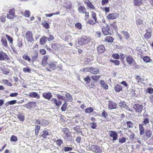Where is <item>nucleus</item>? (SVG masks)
Wrapping results in <instances>:
<instances>
[{
	"mask_svg": "<svg viewBox=\"0 0 153 153\" xmlns=\"http://www.w3.org/2000/svg\"><path fill=\"white\" fill-rule=\"evenodd\" d=\"M91 40L89 36H82L78 40V43L79 45H82L88 43Z\"/></svg>",
	"mask_w": 153,
	"mask_h": 153,
	"instance_id": "obj_1",
	"label": "nucleus"
},
{
	"mask_svg": "<svg viewBox=\"0 0 153 153\" xmlns=\"http://www.w3.org/2000/svg\"><path fill=\"white\" fill-rule=\"evenodd\" d=\"M33 34L30 31H28L25 33V38L28 42H32L33 40Z\"/></svg>",
	"mask_w": 153,
	"mask_h": 153,
	"instance_id": "obj_2",
	"label": "nucleus"
},
{
	"mask_svg": "<svg viewBox=\"0 0 153 153\" xmlns=\"http://www.w3.org/2000/svg\"><path fill=\"white\" fill-rule=\"evenodd\" d=\"M63 132L65 134V137L67 140L71 141L72 140V137L70 135V133L68 129L66 128H64L63 129Z\"/></svg>",
	"mask_w": 153,
	"mask_h": 153,
	"instance_id": "obj_3",
	"label": "nucleus"
},
{
	"mask_svg": "<svg viewBox=\"0 0 153 153\" xmlns=\"http://www.w3.org/2000/svg\"><path fill=\"white\" fill-rule=\"evenodd\" d=\"M15 10L14 9H12L9 11V14L7 15V18L10 19H13L15 17Z\"/></svg>",
	"mask_w": 153,
	"mask_h": 153,
	"instance_id": "obj_4",
	"label": "nucleus"
},
{
	"mask_svg": "<svg viewBox=\"0 0 153 153\" xmlns=\"http://www.w3.org/2000/svg\"><path fill=\"white\" fill-rule=\"evenodd\" d=\"M110 30V26L108 25H106L105 27H103L102 28V32L104 35H111V33L109 32Z\"/></svg>",
	"mask_w": 153,
	"mask_h": 153,
	"instance_id": "obj_5",
	"label": "nucleus"
},
{
	"mask_svg": "<svg viewBox=\"0 0 153 153\" xmlns=\"http://www.w3.org/2000/svg\"><path fill=\"white\" fill-rule=\"evenodd\" d=\"M109 134L110 136L113 138L112 140L113 141L117 139L118 135L116 131H110Z\"/></svg>",
	"mask_w": 153,
	"mask_h": 153,
	"instance_id": "obj_6",
	"label": "nucleus"
},
{
	"mask_svg": "<svg viewBox=\"0 0 153 153\" xmlns=\"http://www.w3.org/2000/svg\"><path fill=\"white\" fill-rule=\"evenodd\" d=\"M36 102L32 101L28 102L27 104H25L24 106L27 108L30 109L36 107Z\"/></svg>",
	"mask_w": 153,
	"mask_h": 153,
	"instance_id": "obj_7",
	"label": "nucleus"
},
{
	"mask_svg": "<svg viewBox=\"0 0 153 153\" xmlns=\"http://www.w3.org/2000/svg\"><path fill=\"white\" fill-rule=\"evenodd\" d=\"M127 62L130 65H134L135 64L134 60L130 55L126 57Z\"/></svg>",
	"mask_w": 153,
	"mask_h": 153,
	"instance_id": "obj_8",
	"label": "nucleus"
},
{
	"mask_svg": "<svg viewBox=\"0 0 153 153\" xmlns=\"http://www.w3.org/2000/svg\"><path fill=\"white\" fill-rule=\"evenodd\" d=\"M91 147L93 151L96 153H101L102 152V149L98 146L94 145Z\"/></svg>",
	"mask_w": 153,
	"mask_h": 153,
	"instance_id": "obj_9",
	"label": "nucleus"
},
{
	"mask_svg": "<svg viewBox=\"0 0 153 153\" xmlns=\"http://www.w3.org/2000/svg\"><path fill=\"white\" fill-rule=\"evenodd\" d=\"M134 108L136 111L141 113L143 110V106L138 104H136L134 105Z\"/></svg>",
	"mask_w": 153,
	"mask_h": 153,
	"instance_id": "obj_10",
	"label": "nucleus"
},
{
	"mask_svg": "<svg viewBox=\"0 0 153 153\" xmlns=\"http://www.w3.org/2000/svg\"><path fill=\"white\" fill-rule=\"evenodd\" d=\"M51 102L53 104H55L56 106H59L61 105L62 102L61 100H58L54 98H53L51 100Z\"/></svg>",
	"mask_w": 153,
	"mask_h": 153,
	"instance_id": "obj_11",
	"label": "nucleus"
},
{
	"mask_svg": "<svg viewBox=\"0 0 153 153\" xmlns=\"http://www.w3.org/2000/svg\"><path fill=\"white\" fill-rule=\"evenodd\" d=\"M108 107L110 109H114L117 107V104L110 101L108 102Z\"/></svg>",
	"mask_w": 153,
	"mask_h": 153,
	"instance_id": "obj_12",
	"label": "nucleus"
},
{
	"mask_svg": "<svg viewBox=\"0 0 153 153\" xmlns=\"http://www.w3.org/2000/svg\"><path fill=\"white\" fill-rule=\"evenodd\" d=\"M42 96L48 100H50L52 97V95L51 93H44L42 94Z\"/></svg>",
	"mask_w": 153,
	"mask_h": 153,
	"instance_id": "obj_13",
	"label": "nucleus"
},
{
	"mask_svg": "<svg viewBox=\"0 0 153 153\" xmlns=\"http://www.w3.org/2000/svg\"><path fill=\"white\" fill-rule=\"evenodd\" d=\"M118 16V15L116 13H111L108 14L107 18L109 19H116Z\"/></svg>",
	"mask_w": 153,
	"mask_h": 153,
	"instance_id": "obj_14",
	"label": "nucleus"
},
{
	"mask_svg": "<svg viewBox=\"0 0 153 153\" xmlns=\"http://www.w3.org/2000/svg\"><path fill=\"white\" fill-rule=\"evenodd\" d=\"M84 2L87 5L88 7L91 9H94V5L89 0H85L84 1Z\"/></svg>",
	"mask_w": 153,
	"mask_h": 153,
	"instance_id": "obj_15",
	"label": "nucleus"
},
{
	"mask_svg": "<svg viewBox=\"0 0 153 153\" xmlns=\"http://www.w3.org/2000/svg\"><path fill=\"white\" fill-rule=\"evenodd\" d=\"M57 62L55 61L52 62L49 64V67L52 70H55L57 67Z\"/></svg>",
	"mask_w": 153,
	"mask_h": 153,
	"instance_id": "obj_16",
	"label": "nucleus"
},
{
	"mask_svg": "<svg viewBox=\"0 0 153 153\" xmlns=\"http://www.w3.org/2000/svg\"><path fill=\"white\" fill-rule=\"evenodd\" d=\"M29 97H34L39 99L40 98V96L36 92H32L28 94Z\"/></svg>",
	"mask_w": 153,
	"mask_h": 153,
	"instance_id": "obj_17",
	"label": "nucleus"
},
{
	"mask_svg": "<svg viewBox=\"0 0 153 153\" xmlns=\"http://www.w3.org/2000/svg\"><path fill=\"white\" fill-rule=\"evenodd\" d=\"M105 50L104 47L102 45H99L97 48V51L99 53H103L105 51Z\"/></svg>",
	"mask_w": 153,
	"mask_h": 153,
	"instance_id": "obj_18",
	"label": "nucleus"
},
{
	"mask_svg": "<svg viewBox=\"0 0 153 153\" xmlns=\"http://www.w3.org/2000/svg\"><path fill=\"white\" fill-rule=\"evenodd\" d=\"M91 73L94 74H98L99 73V69L97 68L91 67Z\"/></svg>",
	"mask_w": 153,
	"mask_h": 153,
	"instance_id": "obj_19",
	"label": "nucleus"
},
{
	"mask_svg": "<svg viewBox=\"0 0 153 153\" xmlns=\"http://www.w3.org/2000/svg\"><path fill=\"white\" fill-rule=\"evenodd\" d=\"M78 10L79 12L80 13L84 14L85 13V8L84 6H79Z\"/></svg>",
	"mask_w": 153,
	"mask_h": 153,
	"instance_id": "obj_20",
	"label": "nucleus"
},
{
	"mask_svg": "<svg viewBox=\"0 0 153 153\" xmlns=\"http://www.w3.org/2000/svg\"><path fill=\"white\" fill-rule=\"evenodd\" d=\"M139 129L140 132V135H143L145 132L144 128L143 125L141 124L139 125Z\"/></svg>",
	"mask_w": 153,
	"mask_h": 153,
	"instance_id": "obj_21",
	"label": "nucleus"
},
{
	"mask_svg": "<svg viewBox=\"0 0 153 153\" xmlns=\"http://www.w3.org/2000/svg\"><path fill=\"white\" fill-rule=\"evenodd\" d=\"M47 37L45 36H42L40 39V43L41 45H44L46 42Z\"/></svg>",
	"mask_w": 153,
	"mask_h": 153,
	"instance_id": "obj_22",
	"label": "nucleus"
},
{
	"mask_svg": "<svg viewBox=\"0 0 153 153\" xmlns=\"http://www.w3.org/2000/svg\"><path fill=\"white\" fill-rule=\"evenodd\" d=\"M114 39L111 36H107L105 39V42H113Z\"/></svg>",
	"mask_w": 153,
	"mask_h": 153,
	"instance_id": "obj_23",
	"label": "nucleus"
},
{
	"mask_svg": "<svg viewBox=\"0 0 153 153\" xmlns=\"http://www.w3.org/2000/svg\"><path fill=\"white\" fill-rule=\"evenodd\" d=\"M122 89V87L119 85H116L114 88L115 91L117 92H119Z\"/></svg>",
	"mask_w": 153,
	"mask_h": 153,
	"instance_id": "obj_24",
	"label": "nucleus"
},
{
	"mask_svg": "<svg viewBox=\"0 0 153 153\" xmlns=\"http://www.w3.org/2000/svg\"><path fill=\"white\" fill-rule=\"evenodd\" d=\"M2 83L7 85L8 86H11L12 84L7 79H3L2 80Z\"/></svg>",
	"mask_w": 153,
	"mask_h": 153,
	"instance_id": "obj_25",
	"label": "nucleus"
},
{
	"mask_svg": "<svg viewBox=\"0 0 153 153\" xmlns=\"http://www.w3.org/2000/svg\"><path fill=\"white\" fill-rule=\"evenodd\" d=\"M100 83L102 87H103L104 89H107L108 88V86L107 85L106 83H105L104 81L103 80H101L100 82Z\"/></svg>",
	"mask_w": 153,
	"mask_h": 153,
	"instance_id": "obj_26",
	"label": "nucleus"
},
{
	"mask_svg": "<svg viewBox=\"0 0 153 153\" xmlns=\"http://www.w3.org/2000/svg\"><path fill=\"white\" fill-rule=\"evenodd\" d=\"M2 45L5 47H7L8 46L7 41L4 38H2L1 40Z\"/></svg>",
	"mask_w": 153,
	"mask_h": 153,
	"instance_id": "obj_27",
	"label": "nucleus"
},
{
	"mask_svg": "<svg viewBox=\"0 0 153 153\" xmlns=\"http://www.w3.org/2000/svg\"><path fill=\"white\" fill-rule=\"evenodd\" d=\"M142 3V0H134V4L135 6H139Z\"/></svg>",
	"mask_w": 153,
	"mask_h": 153,
	"instance_id": "obj_28",
	"label": "nucleus"
},
{
	"mask_svg": "<svg viewBox=\"0 0 153 153\" xmlns=\"http://www.w3.org/2000/svg\"><path fill=\"white\" fill-rule=\"evenodd\" d=\"M17 117L21 121H23L25 120L24 116L22 113H19L17 115Z\"/></svg>",
	"mask_w": 153,
	"mask_h": 153,
	"instance_id": "obj_29",
	"label": "nucleus"
},
{
	"mask_svg": "<svg viewBox=\"0 0 153 153\" xmlns=\"http://www.w3.org/2000/svg\"><path fill=\"white\" fill-rule=\"evenodd\" d=\"M33 60H35L38 57V53L36 50L34 51L33 54L32 55Z\"/></svg>",
	"mask_w": 153,
	"mask_h": 153,
	"instance_id": "obj_30",
	"label": "nucleus"
},
{
	"mask_svg": "<svg viewBox=\"0 0 153 153\" xmlns=\"http://www.w3.org/2000/svg\"><path fill=\"white\" fill-rule=\"evenodd\" d=\"M59 45L58 44L54 43L52 44L51 47L52 48L55 50H57L59 47Z\"/></svg>",
	"mask_w": 153,
	"mask_h": 153,
	"instance_id": "obj_31",
	"label": "nucleus"
},
{
	"mask_svg": "<svg viewBox=\"0 0 153 153\" xmlns=\"http://www.w3.org/2000/svg\"><path fill=\"white\" fill-rule=\"evenodd\" d=\"M40 128V126L36 125H35V133L36 135L38 134Z\"/></svg>",
	"mask_w": 153,
	"mask_h": 153,
	"instance_id": "obj_32",
	"label": "nucleus"
},
{
	"mask_svg": "<svg viewBox=\"0 0 153 153\" xmlns=\"http://www.w3.org/2000/svg\"><path fill=\"white\" fill-rule=\"evenodd\" d=\"M122 33L124 37L127 40L130 36L129 34L126 32L123 31L122 32Z\"/></svg>",
	"mask_w": 153,
	"mask_h": 153,
	"instance_id": "obj_33",
	"label": "nucleus"
},
{
	"mask_svg": "<svg viewBox=\"0 0 153 153\" xmlns=\"http://www.w3.org/2000/svg\"><path fill=\"white\" fill-rule=\"evenodd\" d=\"M66 97L67 98V100L70 102L72 101L73 98L71 95L68 93H67L65 94Z\"/></svg>",
	"mask_w": 153,
	"mask_h": 153,
	"instance_id": "obj_34",
	"label": "nucleus"
},
{
	"mask_svg": "<svg viewBox=\"0 0 153 153\" xmlns=\"http://www.w3.org/2000/svg\"><path fill=\"white\" fill-rule=\"evenodd\" d=\"M49 135L48 132L46 131H43L42 134L41 136L44 138H46L47 136Z\"/></svg>",
	"mask_w": 153,
	"mask_h": 153,
	"instance_id": "obj_35",
	"label": "nucleus"
},
{
	"mask_svg": "<svg viewBox=\"0 0 153 153\" xmlns=\"http://www.w3.org/2000/svg\"><path fill=\"white\" fill-rule=\"evenodd\" d=\"M100 77V75H94L91 77L92 79L97 81Z\"/></svg>",
	"mask_w": 153,
	"mask_h": 153,
	"instance_id": "obj_36",
	"label": "nucleus"
},
{
	"mask_svg": "<svg viewBox=\"0 0 153 153\" xmlns=\"http://www.w3.org/2000/svg\"><path fill=\"white\" fill-rule=\"evenodd\" d=\"M72 6V4L71 3V2H68L65 3V5H64V6L65 7L68 9H70Z\"/></svg>",
	"mask_w": 153,
	"mask_h": 153,
	"instance_id": "obj_37",
	"label": "nucleus"
},
{
	"mask_svg": "<svg viewBox=\"0 0 153 153\" xmlns=\"http://www.w3.org/2000/svg\"><path fill=\"white\" fill-rule=\"evenodd\" d=\"M84 80L87 83H89L90 82L91 79L90 76H87L86 77L84 78Z\"/></svg>",
	"mask_w": 153,
	"mask_h": 153,
	"instance_id": "obj_38",
	"label": "nucleus"
},
{
	"mask_svg": "<svg viewBox=\"0 0 153 153\" xmlns=\"http://www.w3.org/2000/svg\"><path fill=\"white\" fill-rule=\"evenodd\" d=\"M67 107V104L65 102L62 105L61 110L62 111H65Z\"/></svg>",
	"mask_w": 153,
	"mask_h": 153,
	"instance_id": "obj_39",
	"label": "nucleus"
},
{
	"mask_svg": "<svg viewBox=\"0 0 153 153\" xmlns=\"http://www.w3.org/2000/svg\"><path fill=\"white\" fill-rule=\"evenodd\" d=\"M6 37L7 38L9 42L11 44H13V38L10 36L6 34Z\"/></svg>",
	"mask_w": 153,
	"mask_h": 153,
	"instance_id": "obj_40",
	"label": "nucleus"
},
{
	"mask_svg": "<svg viewBox=\"0 0 153 153\" xmlns=\"http://www.w3.org/2000/svg\"><path fill=\"white\" fill-rule=\"evenodd\" d=\"M94 109L91 107H90L88 108H86L85 109V111L87 113H90L92 112L93 111Z\"/></svg>",
	"mask_w": 153,
	"mask_h": 153,
	"instance_id": "obj_41",
	"label": "nucleus"
},
{
	"mask_svg": "<svg viewBox=\"0 0 153 153\" xmlns=\"http://www.w3.org/2000/svg\"><path fill=\"white\" fill-rule=\"evenodd\" d=\"M91 16L92 17L94 20L95 22H97V18L96 17V14L93 11H92L91 12Z\"/></svg>",
	"mask_w": 153,
	"mask_h": 153,
	"instance_id": "obj_42",
	"label": "nucleus"
},
{
	"mask_svg": "<svg viewBox=\"0 0 153 153\" xmlns=\"http://www.w3.org/2000/svg\"><path fill=\"white\" fill-rule=\"evenodd\" d=\"M146 136L148 137H150L151 136L152 132L150 130H146Z\"/></svg>",
	"mask_w": 153,
	"mask_h": 153,
	"instance_id": "obj_43",
	"label": "nucleus"
},
{
	"mask_svg": "<svg viewBox=\"0 0 153 153\" xmlns=\"http://www.w3.org/2000/svg\"><path fill=\"white\" fill-rule=\"evenodd\" d=\"M72 150V148L70 147L65 146L64 148V150L65 152L71 151Z\"/></svg>",
	"mask_w": 153,
	"mask_h": 153,
	"instance_id": "obj_44",
	"label": "nucleus"
},
{
	"mask_svg": "<svg viewBox=\"0 0 153 153\" xmlns=\"http://www.w3.org/2000/svg\"><path fill=\"white\" fill-rule=\"evenodd\" d=\"M151 32H148L145 34L144 37L146 39H149L151 36Z\"/></svg>",
	"mask_w": 153,
	"mask_h": 153,
	"instance_id": "obj_45",
	"label": "nucleus"
},
{
	"mask_svg": "<svg viewBox=\"0 0 153 153\" xmlns=\"http://www.w3.org/2000/svg\"><path fill=\"white\" fill-rule=\"evenodd\" d=\"M111 62H113L114 64L116 65H120V61L117 60H111Z\"/></svg>",
	"mask_w": 153,
	"mask_h": 153,
	"instance_id": "obj_46",
	"label": "nucleus"
},
{
	"mask_svg": "<svg viewBox=\"0 0 153 153\" xmlns=\"http://www.w3.org/2000/svg\"><path fill=\"white\" fill-rule=\"evenodd\" d=\"M5 53L1 51L0 52V60L2 61L4 60V56Z\"/></svg>",
	"mask_w": 153,
	"mask_h": 153,
	"instance_id": "obj_47",
	"label": "nucleus"
},
{
	"mask_svg": "<svg viewBox=\"0 0 153 153\" xmlns=\"http://www.w3.org/2000/svg\"><path fill=\"white\" fill-rule=\"evenodd\" d=\"M75 26L78 29L80 30L82 29V25L80 23L78 22L75 24Z\"/></svg>",
	"mask_w": 153,
	"mask_h": 153,
	"instance_id": "obj_48",
	"label": "nucleus"
},
{
	"mask_svg": "<svg viewBox=\"0 0 153 153\" xmlns=\"http://www.w3.org/2000/svg\"><path fill=\"white\" fill-rule=\"evenodd\" d=\"M135 79L137 80V83H141L143 82L142 79L139 76H136Z\"/></svg>",
	"mask_w": 153,
	"mask_h": 153,
	"instance_id": "obj_49",
	"label": "nucleus"
},
{
	"mask_svg": "<svg viewBox=\"0 0 153 153\" xmlns=\"http://www.w3.org/2000/svg\"><path fill=\"white\" fill-rule=\"evenodd\" d=\"M126 124L130 128H132L133 126V123L131 121H128L126 122Z\"/></svg>",
	"mask_w": 153,
	"mask_h": 153,
	"instance_id": "obj_50",
	"label": "nucleus"
},
{
	"mask_svg": "<svg viewBox=\"0 0 153 153\" xmlns=\"http://www.w3.org/2000/svg\"><path fill=\"white\" fill-rule=\"evenodd\" d=\"M130 132L131 133V134L129 136V138L131 140H134V137L135 136V134L133 133V132L131 131L130 130Z\"/></svg>",
	"mask_w": 153,
	"mask_h": 153,
	"instance_id": "obj_51",
	"label": "nucleus"
},
{
	"mask_svg": "<svg viewBox=\"0 0 153 153\" xmlns=\"http://www.w3.org/2000/svg\"><path fill=\"white\" fill-rule=\"evenodd\" d=\"M143 60L144 62H150V59L149 57L146 56L144 57Z\"/></svg>",
	"mask_w": 153,
	"mask_h": 153,
	"instance_id": "obj_52",
	"label": "nucleus"
},
{
	"mask_svg": "<svg viewBox=\"0 0 153 153\" xmlns=\"http://www.w3.org/2000/svg\"><path fill=\"white\" fill-rule=\"evenodd\" d=\"M17 140V137L13 135L10 138V140L12 141L16 142Z\"/></svg>",
	"mask_w": 153,
	"mask_h": 153,
	"instance_id": "obj_53",
	"label": "nucleus"
},
{
	"mask_svg": "<svg viewBox=\"0 0 153 153\" xmlns=\"http://www.w3.org/2000/svg\"><path fill=\"white\" fill-rule=\"evenodd\" d=\"M48 122L45 120H43L41 122V125L42 126H45L48 124Z\"/></svg>",
	"mask_w": 153,
	"mask_h": 153,
	"instance_id": "obj_54",
	"label": "nucleus"
},
{
	"mask_svg": "<svg viewBox=\"0 0 153 153\" xmlns=\"http://www.w3.org/2000/svg\"><path fill=\"white\" fill-rule=\"evenodd\" d=\"M17 44L19 48H20L22 45V41L19 39H18Z\"/></svg>",
	"mask_w": 153,
	"mask_h": 153,
	"instance_id": "obj_55",
	"label": "nucleus"
},
{
	"mask_svg": "<svg viewBox=\"0 0 153 153\" xmlns=\"http://www.w3.org/2000/svg\"><path fill=\"white\" fill-rule=\"evenodd\" d=\"M136 24L137 26L140 25L142 24L143 21L141 19H138L136 20Z\"/></svg>",
	"mask_w": 153,
	"mask_h": 153,
	"instance_id": "obj_56",
	"label": "nucleus"
},
{
	"mask_svg": "<svg viewBox=\"0 0 153 153\" xmlns=\"http://www.w3.org/2000/svg\"><path fill=\"white\" fill-rule=\"evenodd\" d=\"M23 71L25 73L26 72L30 73L31 72V70L29 68L27 67L23 68Z\"/></svg>",
	"mask_w": 153,
	"mask_h": 153,
	"instance_id": "obj_57",
	"label": "nucleus"
},
{
	"mask_svg": "<svg viewBox=\"0 0 153 153\" xmlns=\"http://www.w3.org/2000/svg\"><path fill=\"white\" fill-rule=\"evenodd\" d=\"M146 91V92L150 94L153 93V88H149L147 89Z\"/></svg>",
	"mask_w": 153,
	"mask_h": 153,
	"instance_id": "obj_58",
	"label": "nucleus"
},
{
	"mask_svg": "<svg viewBox=\"0 0 153 153\" xmlns=\"http://www.w3.org/2000/svg\"><path fill=\"white\" fill-rule=\"evenodd\" d=\"M6 19V16L4 15H2L0 17L1 20V22H5Z\"/></svg>",
	"mask_w": 153,
	"mask_h": 153,
	"instance_id": "obj_59",
	"label": "nucleus"
},
{
	"mask_svg": "<svg viewBox=\"0 0 153 153\" xmlns=\"http://www.w3.org/2000/svg\"><path fill=\"white\" fill-rule=\"evenodd\" d=\"M126 139L125 137H122L119 139V142L120 143H123L126 142Z\"/></svg>",
	"mask_w": 153,
	"mask_h": 153,
	"instance_id": "obj_60",
	"label": "nucleus"
},
{
	"mask_svg": "<svg viewBox=\"0 0 153 153\" xmlns=\"http://www.w3.org/2000/svg\"><path fill=\"white\" fill-rule=\"evenodd\" d=\"M112 56L114 59H119L120 58V56L117 53L113 54L112 55Z\"/></svg>",
	"mask_w": 153,
	"mask_h": 153,
	"instance_id": "obj_61",
	"label": "nucleus"
},
{
	"mask_svg": "<svg viewBox=\"0 0 153 153\" xmlns=\"http://www.w3.org/2000/svg\"><path fill=\"white\" fill-rule=\"evenodd\" d=\"M56 95L57 97L58 100H59L60 99L63 100H65V98L63 96L60 95L59 94H56Z\"/></svg>",
	"mask_w": 153,
	"mask_h": 153,
	"instance_id": "obj_62",
	"label": "nucleus"
},
{
	"mask_svg": "<svg viewBox=\"0 0 153 153\" xmlns=\"http://www.w3.org/2000/svg\"><path fill=\"white\" fill-rule=\"evenodd\" d=\"M25 15L26 17H29L30 15V12L29 10H26L25 13Z\"/></svg>",
	"mask_w": 153,
	"mask_h": 153,
	"instance_id": "obj_63",
	"label": "nucleus"
},
{
	"mask_svg": "<svg viewBox=\"0 0 153 153\" xmlns=\"http://www.w3.org/2000/svg\"><path fill=\"white\" fill-rule=\"evenodd\" d=\"M119 105L121 108H124L126 105V102H120L119 103Z\"/></svg>",
	"mask_w": 153,
	"mask_h": 153,
	"instance_id": "obj_64",
	"label": "nucleus"
}]
</instances>
